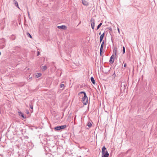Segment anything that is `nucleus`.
I'll return each instance as SVG.
<instances>
[{"label":"nucleus","instance_id":"20e7f679","mask_svg":"<svg viewBox=\"0 0 157 157\" xmlns=\"http://www.w3.org/2000/svg\"><path fill=\"white\" fill-rule=\"evenodd\" d=\"M95 20L93 18H91L90 20L91 25L92 28L94 29V28Z\"/></svg>","mask_w":157,"mask_h":157},{"label":"nucleus","instance_id":"1a4fd4ad","mask_svg":"<svg viewBox=\"0 0 157 157\" xmlns=\"http://www.w3.org/2000/svg\"><path fill=\"white\" fill-rule=\"evenodd\" d=\"M82 3L85 6H87L88 5V2L85 0H82Z\"/></svg>","mask_w":157,"mask_h":157},{"label":"nucleus","instance_id":"a211bd4d","mask_svg":"<svg viewBox=\"0 0 157 157\" xmlns=\"http://www.w3.org/2000/svg\"><path fill=\"white\" fill-rule=\"evenodd\" d=\"M83 94L84 95H85H85H86V93L84 91H81V92H80L78 93V95H80V94Z\"/></svg>","mask_w":157,"mask_h":157},{"label":"nucleus","instance_id":"f8f14e48","mask_svg":"<svg viewBox=\"0 0 157 157\" xmlns=\"http://www.w3.org/2000/svg\"><path fill=\"white\" fill-rule=\"evenodd\" d=\"M41 68L43 71L45 70L47 68V67L45 65L42 66Z\"/></svg>","mask_w":157,"mask_h":157},{"label":"nucleus","instance_id":"b1692460","mask_svg":"<svg viewBox=\"0 0 157 157\" xmlns=\"http://www.w3.org/2000/svg\"><path fill=\"white\" fill-rule=\"evenodd\" d=\"M126 65H127L126 63H125L124 64V67H126Z\"/></svg>","mask_w":157,"mask_h":157},{"label":"nucleus","instance_id":"0eeeda50","mask_svg":"<svg viewBox=\"0 0 157 157\" xmlns=\"http://www.w3.org/2000/svg\"><path fill=\"white\" fill-rule=\"evenodd\" d=\"M42 75V74L41 73H36L35 74V77L36 78H38L40 77Z\"/></svg>","mask_w":157,"mask_h":157},{"label":"nucleus","instance_id":"f3484780","mask_svg":"<svg viewBox=\"0 0 157 157\" xmlns=\"http://www.w3.org/2000/svg\"><path fill=\"white\" fill-rule=\"evenodd\" d=\"M104 43V42L103 41L101 43L100 49H101V50L103 49V47Z\"/></svg>","mask_w":157,"mask_h":157},{"label":"nucleus","instance_id":"4468645a","mask_svg":"<svg viewBox=\"0 0 157 157\" xmlns=\"http://www.w3.org/2000/svg\"><path fill=\"white\" fill-rule=\"evenodd\" d=\"M87 125L89 128H90L91 127L92 125L91 122L89 121L87 123Z\"/></svg>","mask_w":157,"mask_h":157},{"label":"nucleus","instance_id":"423d86ee","mask_svg":"<svg viewBox=\"0 0 157 157\" xmlns=\"http://www.w3.org/2000/svg\"><path fill=\"white\" fill-rule=\"evenodd\" d=\"M57 28L59 29L65 30L67 29V27L65 25L58 26Z\"/></svg>","mask_w":157,"mask_h":157},{"label":"nucleus","instance_id":"c756f323","mask_svg":"<svg viewBox=\"0 0 157 157\" xmlns=\"http://www.w3.org/2000/svg\"><path fill=\"white\" fill-rule=\"evenodd\" d=\"M1 52H0V55H1Z\"/></svg>","mask_w":157,"mask_h":157},{"label":"nucleus","instance_id":"412c9836","mask_svg":"<svg viewBox=\"0 0 157 157\" xmlns=\"http://www.w3.org/2000/svg\"><path fill=\"white\" fill-rule=\"evenodd\" d=\"M64 86V84H63L61 83L60 85V88H62Z\"/></svg>","mask_w":157,"mask_h":157},{"label":"nucleus","instance_id":"cd10ccee","mask_svg":"<svg viewBox=\"0 0 157 157\" xmlns=\"http://www.w3.org/2000/svg\"><path fill=\"white\" fill-rule=\"evenodd\" d=\"M101 32H100V33H99V35H101Z\"/></svg>","mask_w":157,"mask_h":157},{"label":"nucleus","instance_id":"6ab92c4d","mask_svg":"<svg viewBox=\"0 0 157 157\" xmlns=\"http://www.w3.org/2000/svg\"><path fill=\"white\" fill-rule=\"evenodd\" d=\"M100 54L101 56L103 54V49H100Z\"/></svg>","mask_w":157,"mask_h":157},{"label":"nucleus","instance_id":"393cba45","mask_svg":"<svg viewBox=\"0 0 157 157\" xmlns=\"http://www.w3.org/2000/svg\"><path fill=\"white\" fill-rule=\"evenodd\" d=\"M29 113V111H28V110H27V114H28Z\"/></svg>","mask_w":157,"mask_h":157},{"label":"nucleus","instance_id":"f03ea898","mask_svg":"<svg viewBox=\"0 0 157 157\" xmlns=\"http://www.w3.org/2000/svg\"><path fill=\"white\" fill-rule=\"evenodd\" d=\"M88 100V97L85 94V95H84L82 99V101L84 105H86L87 104Z\"/></svg>","mask_w":157,"mask_h":157},{"label":"nucleus","instance_id":"7ed1b4c3","mask_svg":"<svg viewBox=\"0 0 157 157\" xmlns=\"http://www.w3.org/2000/svg\"><path fill=\"white\" fill-rule=\"evenodd\" d=\"M67 127V126L66 125H64L59 126L56 127H55L54 129L58 131L65 128Z\"/></svg>","mask_w":157,"mask_h":157},{"label":"nucleus","instance_id":"bb28decb","mask_svg":"<svg viewBox=\"0 0 157 157\" xmlns=\"http://www.w3.org/2000/svg\"><path fill=\"white\" fill-rule=\"evenodd\" d=\"M116 51H115V56H116Z\"/></svg>","mask_w":157,"mask_h":157},{"label":"nucleus","instance_id":"39448f33","mask_svg":"<svg viewBox=\"0 0 157 157\" xmlns=\"http://www.w3.org/2000/svg\"><path fill=\"white\" fill-rule=\"evenodd\" d=\"M114 55H112L110 57L109 61L110 63H111L112 64H113L114 62Z\"/></svg>","mask_w":157,"mask_h":157},{"label":"nucleus","instance_id":"ddd939ff","mask_svg":"<svg viewBox=\"0 0 157 157\" xmlns=\"http://www.w3.org/2000/svg\"><path fill=\"white\" fill-rule=\"evenodd\" d=\"M14 3L15 6H16L18 8H19V6H18V3L17 2V1H15V0H14Z\"/></svg>","mask_w":157,"mask_h":157},{"label":"nucleus","instance_id":"f257e3e1","mask_svg":"<svg viewBox=\"0 0 157 157\" xmlns=\"http://www.w3.org/2000/svg\"><path fill=\"white\" fill-rule=\"evenodd\" d=\"M106 148L104 146L103 147L101 151V153L102 154V157H108L109 156V154L107 151H106Z\"/></svg>","mask_w":157,"mask_h":157},{"label":"nucleus","instance_id":"5701e85b","mask_svg":"<svg viewBox=\"0 0 157 157\" xmlns=\"http://www.w3.org/2000/svg\"><path fill=\"white\" fill-rule=\"evenodd\" d=\"M37 56H38L40 54V52H39L38 51L37 52Z\"/></svg>","mask_w":157,"mask_h":157},{"label":"nucleus","instance_id":"4be33fe9","mask_svg":"<svg viewBox=\"0 0 157 157\" xmlns=\"http://www.w3.org/2000/svg\"><path fill=\"white\" fill-rule=\"evenodd\" d=\"M31 109H33V105H31L30 104L29 105Z\"/></svg>","mask_w":157,"mask_h":157},{"label":"nucleus","instance_id":"dca6fc26","mask_svg":"<svg viewBox=\"0 0 157 157\" xmlns=\"http://www.w3.org/2000/svg\"><path fill=\"white\" fill-rule=\"evenodd\" d=\"M27 36L28 37H29L30 38H32V37L31 36V35L30 34L28 33H27Z\"/></svg>","mask_w":157,"mask_h":157},{"label":"nucleus","instance_id":"2eb2a0df","mask_svg":"<svg viewBox=\"0 0 157 157\" xmlns=\"http://www.w3.org/2000/svg\"><path fill=\"white\" fill-rule=\"evenodd\" d=\"M102 25V23H100L98 26L97 29H96V30H98L100 27V26L101 25Z\"/></svg>","mask_w":157,"mask_h":157},{"label":"nucleus","instance_id":"c85d7f7f","mask_svg":"<svg viewBox=\"0 0 157 157\" xmlns=\"http://www.w3.org/2000/svg\"><path fill=\"white\" fill-rule=\"evenodd\" d=\"M118 31L119 32V29H118Z\"/></svg>","mask_w":157,"mask_h":157},{"label":"nucleus","instance_id":"9b49d317","mask_svg":"<svg viewBox=\"0 0 157 157\" xmlns=\"http://www.w3.org/2000/svg\"><path fill=\"white\" fill-rule=\"evenodd\" d=\"M90 80L93 84H95V81L94 79V78L93 77H91Z\"/></svg>","mask_w":157,"mask_h":157},{"label":"nucleus","instance_id":"a878e982","mask_svg":"<svg viewBox=\"0 0 157 157\" xmlns=\"http://www.w3.org/2000/svg\"><path fill=\"white\" fill-rule=\"evenodd\" d=\"M28 16H29V11H28Z\"/></svg>","mask_w":157,"mask_h":157},{"label":"nucleus","instance_id":"9d476101","mask_svg":"<svg viewBox=\"0 0 157 157\" xmlns=\"http://www.w3.org/2000/svg\"><path fill=\"white\" fill-rule=\"evenodd\" d=\"M18 113L19 116H21L23 118H25V117H24V114L21 112H18Z\"/></svg>","mask_w":157,"mask_h":157},{"label":"nucleus","instance_id":"aec40b11","mask_svg":"<svg viewBox=\"0 0 157 157\" xmlns=\"http://www.w3.org/2000/svg\"><path fill=\"white\" fill-rule=\"evenodd\" d=\"M123 54H124L125 53V48L123 46Z\"/></svg>","mask_w":157,"mask_h":157},{"label":"nucleus","instance_id":"6e6552de","mask_svg":"<svg viewBox=\"0 0 157 157\" xmlns=\"http://www.w3.org/2000/svg\"><path fill=\"white\" fill-rule=\"evenodd\" d=\"M104 35H105V33H104L102 34L101 36H100V42H101L103 38V37L104 36Z\"/></svg>","mask_w":157,"mask_h":157}]
</instances>
